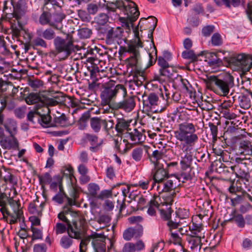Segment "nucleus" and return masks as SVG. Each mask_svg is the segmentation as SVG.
<instances>
[{"label": "nucleus", "mask_w": 252, "mask_h": 252, "mask_svg": "<svg viewBox=\"0 0 252 252\" xmlns=\"http://www.w3.org/2000/svg\"><path fill=\"white\" fill-rule=\"evenodd\" d=\"M58 101L54 98L46 97L43 95L42 102V105H43L42 107H48V106H56L58 104Z\"/></svg>", "instance_id": "nucleus-55"}, {"label": "nucleus", "mask_w": 252, "mask_h": 252, "mask_svg": "<svg viewBox=\"0 0 252 252\" xmlns=\"http://www.w3.org/2000/svg\"><path fill=\"white\" fill-rule=\"evenodd\" d=\"M27 4L24 0H18L13 6V17L17 21L26 22L28 19Z\"/></svg>", "instance_id": "nucleus-15"}, {"label": "nucleus", "mask_w": 252, "mask_h": 252, "mask_svg": "<svg viewBox=\"0 0 252 252\" xmlns=\"http://www.w3.org/2000/svg\"><path fill=\"white\" fill-rule=\"evenodd\" d=\"M210 42L213 46H220L223 43V40L221 35L218 32H216L212 36Z\"/></svg>", "instance_id": "nucleus-47"}, {"label": "nucleus", "mask_w": 252, "mask_h": 252, "mask_svg": "<svg viewBox=\"0 0 252 252\" xmlns=\"http://www.w3.org/2000/svg\"><path fill=\"white\" fill-rule=\"evenodd\" d=\"M89 54L91 56L87 57L86 67L90 72L91 79L94 82L98 80L97 75L99 72H102V69L99 68L100 58L107 57V54L106 52H103L97 47L91 50ZM94 84V82L90 84L89 88L93 87Z\"/></svg>", "instance_id": "nucleus-5"}, {"label": "nucleus", "mask_w": 252, "mask_h": 252, "mask_svg": "<svg viewBox=\"0 0 252 252\" xmlns=\"http://www.w3.org/2000/svg\"><path fill=\"white\" fill-rule=\"evenodd\" d=\"M87 189L88 194L90 196L97 198L98 195L97 193L100 190V187L97 184L94 183H91L88 184Z\"/></svg>", "instance_id": "nucleus-41"}, {"label": "nucleus", "mask_w": 252, "mask_h": 252, "mask_svg": "<svg viewBox=\"0 0 252 252\" xmlns=\"http://www.w3.org/2000/svg\"><path fill=\"white\" fill-rule=\"evenodd\" d=\"M24 22L17 21L18 27H17L15 25H12L11 28L13 36L20 39V37L23 35L24 38H27L25 41L26 43H28L31 40V36L29 33L23 31V25Z\"/></svg>", "instance_id": "nucleus-25"}, {"label": "nucleus", "mask_w": 252, "mask_h": 252, "mask_svg": "<svg viewBox=\"0 0 252 252\" xmlns=\"http://www.w3.org/2000/svg\"><path fill=\"white\" fill-rule=\"evenodd\" d=\"M39 184L43 187L45 185L49 184L52 181L51 175L48 172H46L41 175H38Z\"/></svg>", "instance_id": "nucleus-44"}, {"label": "nucleus", "mask_w": 252, "mask_h": 252, "mask_svg": "<svg viewBox=\"0 0 252 252\" xmlns=\"http://www.w3.org/2000/svg\"><path fill=\"white\" fill-rule=\"evenodd\" d=\"M201 235H189L187 238L190 250L189 252H201Z\"/></svg>", "instance_id": "nucleus-23"}, {"label": "nucleus", "mask_w": 252, "mask_h": 252, "mask_svg": "<svg viewBox=\"0 0 252 252\" xmlns=\"http://www.w3.org/2000/svg\"><path fill=\"white\" fill-rule=\"evenodd\" d=\"M44 111L47 114L50 112L48 107H41V108H37L34 111H30L27 115L28 120L32 123L34 124L36 122L40 123V119H41V112Z\"/></svg>", "instance_id": "nucleus-26"}, {"label": "nucleus", "mask_w": 252, "mask_h": 252, "mask_svg": "<svg viewBox=\"0 0 252 252\" xmlns=\"http://www.w3.org/2000/svg\"><path fill=\"white\" fill-rule=\"evenodd\" d=\"M144 108L147 111L157 112L165 108L167 106L166 101L162 102L158 96L155 93H151L147 99L143 101Z\"/></svg>", "instance_id": "nucleus-10"}, {"label": "nucleus", "mask_w": 252, "mask_h": 252, "mask_svg": "<svg viewBox=\"0 0 252 252\" xmlns=\"http://www.w3.org/2000/svg\"><path fill=\"white\" fill-rule=\"evenodd\" d=\"M179 223L180 221L177 219H175L174 221L170 220L167 222V225L168 227L170 233L171 232V231H174L177 229L182 230V228H179Z\"/></svg>", "instance_id": "nucleus-54"}, {"label": "nucleus", "mask_w": 252, "mask_h": 252, "mask_svg": "<svg viewBox=\"0 0 252 252\" xmlns=\"http://www.w3.org/2000/svg\"><path fill=\"white\" fill-rule=\"evenodd\" d=\"M175 181V180L173 181L172 179H170L168 177L162 183L157 186V190L159 193L164 192H170L168 195L165 196V199L164 203L167 205L171 204L173 202V198L176 195L175 190L176 186L174 183V181Z\"/></svg>", "instance_id": "nucleus-8"}, {"label": "nucleus", "mask_w": 252, "mask_h": 252, "mask_svg": "<svg viewBox=\"0 0 252 252\" xmlns=\"http://www.w3.org/2000/svg\"><path fill=\"white\" fill-rule=\"evenodd\" d=\"M133 237L135 238L141 237L143 234V227L141 224H137L133 227Z\"/></svg>", "instance_id": "nucleus-63"}, {"label": "nucleus", "mask_w": 252, "mask_h": 252, "mask_svg": "<svg viewBox=\"0 0 252 252\" xmlns=\"http://www.w3.org/2000/svg\"><path fill=\"white\" fill-rule=\"evenodd\" d=\"M230 221H234L239 228H243L245 225V221L243 216L242 214H234L232 218L230 220Z\"/></svg>", "instance_id": "nucleus-46"}, {"label": "nucleus", "mask_w": 252, "mask_h": 252, "mask_svg": "<svg viewBox=\"0 0 252 252\" xmlns=\"http://www.w3.org/2000/svg\"><path fill=\"white\" fill-rule=\"evenodd\" d=\"M84 140L86 142L89 143L91 145L89 150L94 153L98 152L101 149L103 143L102 139H99L96 135L92 133H84Z\"/></svg>", "instance_id": "nucleus-19"}, {"label": "nucleus", "mask_w": 252, "mask_h": 252, "mask_svg": "<svg viewBox=\"0 0 252 252\" xmlns=\"http://www.w3.org/2000/svg\"><path fill=\"white\" fill-rule=\"evenodd\" d=\"M199 55H196L192 50H187L183 51L182 53V57L184 59L189 60L192 62L197 61Z\"/></svg>", "instance_id": "nucleus-45"}, {"label": "nucleus", "mask_w": 252, "mask_h": 252, "mask_svg": "<svg viewBox=\"0 0 252 252\" xmlns=\"http://www.w3.org/2000/svg\"><path fill=\"white\" fill-rule=\"evenodd\" d=\"M89 118V116L88 114H83L81 118L79 119L78 125V128L80 130L85 129L87 126V121Z\"/></svg>", "instance_id": "nucleus-53"}, {"label": "nucleus", "mask_w": 252, "mask_h": 252, "mask_svg": "<svg viewBox=\"0 0 252 252\" xmlns=\"http://www.w3.org/2000/svg\"><path fill=\"white\" fill-rule=\"evenodd\" d=\"M114 123L113 120L107 121L101 118V126H102L105 131L108 132L110 129L113 128Z\"/></svg>", "instance_id": "nucleus-57"}, {"label": "nucleus", "mask_w": 252, "mask_h": 252, "mask_svg": "<svg viewBox=\"0 0 252 252\" xmlns=\"http://www.w3.org/2000/svg\"><path fill=\"white\" fill-rule=\"evenodd\" d=\"M144 151V148L142 147H137L133 149L131 153L132 159L135 162L140 161L143 157Z\"/></svg>", "instance_id": "nucleus-37"}, {"label": "nucleus", "mask_w": 252, "mask_h": 252, "mask_svg": "<svg viewBox=\"0 0 252 252\" xmlns=\"http://www.w3.org/2000/svg\"><path fill=\"white\" fill-rule=\"evenodd\" d=\"M54 44L58 53H63V59L68 57L74 51L73 41L71 38L66 40L57 36L54 40Z\"/></svg>", "instance_id": "nucleus-11"}, {"label": "nucleus", "mask_w": 252, "mask_h": 252, "mask_svg": "<svg viewBox=\"0 0 252 252\" xmlns=\"http://www.w3.org/2000/svg\"><path fill=\"white\" fill-rule=\"evenodd\" d=\"M176 217L180 220L186 219L189 217V212L188 210L185 208H179L176 211Z\"/></svg>", "instance_id": "nucleus-50"}, {"label": "nucleus", "mask_w": 252, "mask_h": 252, "mask_svg": "<svg viewBox=\"0 0 252 252\" xmlns=\"http://www.w3.org/2000/svg\"><path fill=\"white\" fill-rule=\"evenodd\" d=\"M65 15L63 12L51 13L49 11H43L39 17L38 21L42 26L49 25L57 30H61L62 22Z\"/></svg>", "instance_id": "nucleus-7"}, {"label": "nucleus", "mask_w": 252, "mask_h": 252, "mask_svg": "<svg viewBox=\"0 0 252 252\" xmlns=\"http://www.w3.org/2000/svg\"><path fill=\"white\" fill-rule=\"evenodd\" d=\"M215 30V26L213 25H207L204 27L202 29V34L204 36H209Z\"/></svg>", "instance_id": "nucleus-62"}, {"label": "nucleus", "mask_w": 252, "mask_h": 252, "mask_svg": "<svg viewBox=\"0 0 252 252\" xmlns=\"http://www.w3.org/2000/svg\"><path fill=\"white\" fill-rule=\"evenodd\" d=\"M112 195V191L111 189H103L98 194L96 199L103 200L105 198L111 197Z\"/></svg>", "instance_id": "nucleus-61"}, {"label": "nucleus", "mask_w": 252, "mask_h": 252, "mask_svg": "<svg viewBox=\"0 0 252 252\" xmlns=\"http://www.w3.org/2000/svg\"><path fill=\"white\" fill-rule=\"evenodd\" d=\"M230 182L231 185L228 189L230 193L236 194L237 192H240L243 194L244 192H246L241 187H238L236 185L237 183L235 186L234 181H230Z\"/></svg>", "instance_id": "nucleus-51"}, {"label": "nucleus", "mask_w": 252, "mask_h": 252, "mask_svg": "<svg viewBox=\"0 0 252 252\" xmlns=\"http://www.w3.org/2000/svg\"><path fill=\"white\" fill-rule=\"evenodd\" d=\"M133 33L135 39L130 40L126 47H120L123 51L131 54L126 60L127 65L131 67L136 66L140 58V48L143 47V42L141 39L142 35L140 36L137 28L134 29Z\"/></svg>", "instance_id": "nucleus-3"}, {"label": "nucleus", "mask_w": 252, "mask_h": 252, "mask_svg": "<svg viewBox=\"0 0 252 252\" xmlns=\"http://www.w3.org/2000/svg\"><path fill=\"white\" fill-rule=\"evenodd\" d=\"M194 125L191 123L184 122L179 124L178 128L174 131V137L178 141L183 142L180 146L184 153V156L181 158L180 161L181 167V178L182 182L191 181L194 177L193 167H191L193 160L192 155L189 152L198 141V137L195 133Z\"/></svg>", "instance_id": "nucleus-1"}, {"label": "nucleus", "mask_w": 252, "mask_h": 252, "mask_svg": "<svg viewBox=\"0 0 252 252\" xmlns=\"http://www.w3.org/2000/svg\"><path fill=\"white\" fill-rule=\"evenodd\" d=\"M152 180H153L151 185V189L156 185H159L168 177H169V173L167 170L163 167H155L152 170L151 175Z\"/></svg>", "instance_id": "nucleus-17"}, {"label": "nucleus", "mask_w": 252, "mask_h": 252, "mask_svg": "<svg viewBox=\"0 0 252 252\" xmlns=\"http://www.w3.org/2000/svg\"><path fill=\"white\" fill-rule=\"evenodd\" d=\"M7 202L12 208L13 213L10 212V214H6V222L12 224L16 223L18 221H20L24 218L20 201L14 200L13 197H9L7 198Z\"/></svg>", "instance_id": "nucleus-9"}, {"label": "nucleus", "mask_w": 252, "mask_h": 252, "mask_svg": "<svg viewBox=\"0 0 252 252\" xmlns=\"http://www.w3.org/2000/svg\"><path fill=\"white\" fill-rule=\"evenodd\" d=\"M240 106L244 109H248L251 106V100L248 95L243 94L238 97Z\"/></svg>", "instance_id": "nucleus-38"}, {"label": "nucleus", "mask_w": 252, "mask_h": 252, "mask_svg": "<svg viewBox=\"0 0 252 252\" xmlns=\"http://www.w3.org/2000/svg\"><path fill=\"white\" fill-rule=\"evenodd\" d=\"M71 234L63 236L60 241L61 246L64 249H69L73 243V239H74V237Z\"/></svg>", "instance_id": "nucleus-34"}, {"label": "nucleus", "mask_w": 252, "mask_h": 252, "mask_svg": "<svg viewBox=\"0 0 252 252\" xmlns=\"http://www.w3.org/2000/svg\"><path fill=\"white\" fill-rule=\"evenodd\" d=\"M130 122H129L124 118H118L116 120V124L115 126L116 131L120 134L124 132L131 130L129 128Z\"/></svg>", "instance_id": "nucleus-28"}, {"label": "nucleus", "mask_w": 252, "mask_h": 252, "mask_svg": "<svg viewBox=\"0 0 252 252\" xmlns=\"http://www.w3.org/2000/svg\"><path fill=\"white\" fill-rule=\"evenodd\" d=\"M146 130L141 128H134L132 130L126 132L123 141L128 146L130 144H141L146 139Z\"/></svg>", "instance_id": "nucleus-12"}, {"label": "nucleus", "mask_w": 252, "mask_h": 252, "mask_svg": "<svg viewBox=\"0 0 252 252\" xmlns=\"http://www.w3.org/2000/svg\"><path fill=\"white\" fill-rule=\"evenodd\" d=\"M3 12L5 15H8V14H11V7L12 6L13 7L14 5L13 4V2L11 0H5L3 1Z\"/></svg>", "instance_id": "nucleus-56"}, {"label": "nucleus", "mask_w": 252, "mask_h": 252, "mask_svg": "<svg viewBox=\"0 0 252 252\" xmlns=\"http://www.w3.org/2000/svg\"><path fill=\"white\" fill-rule=\"evenodd\" d=\"M202 216L199 215L193 217L192 218V224L189 225V230L191 232L190 235H201V232L203 229V225L201 223Z\"/></svg>", "instance_id": "nucleus-24"}, {"label": "nucleus", "mask_w": 252, "mask_h": 252, "mask_svg": "<svg viewBox=\"0 0 252 252\" xmlns=\"http://www.w3.org/2000/svg\"><path fill=\"white\" fill-rule=\"evenodd\" d=\"M159 72L161 76H165L171 79L176 77V69L172 66L169 65L164 69H159Z\"/></svg>", "instance_id": "nucleus-35"}, {"label": "nucleus", "mask_w": 252, "mask_h": 252, "mask_svg": "<svg viewBox=\"0 0 252 252\" xmlns=\"http://www.w3.org/2000/svg\"><path fill=\"white\" fill-rule=\"evenodd\" d=\"M206 61L209 66L212 67H220L223 65L222 60L218 53L210 52L206 54Z\"/></svg>", "instance_id": "nucleus-27"}, {"label": "nucleus", "mask_w": 252, "mask_h": 252, "mask_svg": "<svg viewBox=\"0 0 252 252\" xmlns=\"http://www.w3.org/2000/svg\"><path fill=\"white\" fill-rule=\"evenodd\" d=\"M235 64L243 72L249 71L252 67V56L240 54L235 57Z\"/></svg>", "instance_id": "nucleus-18"}, {"label": "nucleus", "mask_w": 252, "mask_h": 252, "mask_svg": "<svg viewBox=\"0 0 252 252\" xmlns=\"http://www.w3.org/2000/svg\"><path fill=\"white\" fill-rule=\"evenodd\" d=\"M54 123L56 126L67 127L71 125V123L64 114L59 117H55Z\"/></svg>", "instance_id": "nucleus-36"}, {"label": "nucleus", "mask_w": 252, "mask_h": 252, "mask_svg": "<svg viewBox=\"0 0 252 252\" xmlns=\"http://www.w3.org/2000/svg\"><path fill=\"white\" fill-rule=\"evenodd\" d=\"M43 95L39 93H30L25 98L26 102L29 105L40 102L42 104Z\"/></svg>", "instance_id": "nucleus-32"}, {"label": "nucleus", "mask_w": 252, "mask_h": 252, "mask_svg": "<svg viewBox=\"0 0 252 252\" xmlns=\"http://www.w3.org/2000/svg\"><path fill=\"white\" fill-rule=\"evenodd\" d=\"M243 158H236V164L233 166H231V168L235 172L236 177L245 181L249 184L251 176L249 172V169L247 167V164L243 162Z\"/></svg>", "instance_id": "nucleus-13"}, {"label": "nucleus", "mask_w": 252, "mask_h": 252, "mask_svg": "<svg viewBox=\"0 0 252 252\" xmlns=\"http://www.w3.org/2000/svg\"><path fill=\"white\" fill-rule=\"evenodd\" d=\"M31 231L32 232V242L35 240L42 239V232L40 229L31 226Z\"/></svg>", "instance_id": "nucleus-58"}, {"label": "nucleus", "mask_w": 252, "mask_h": 252, "mask_svg": "<svg viewBox=\"0 0 252 252\" xmlns=\"http://www.w3.org/2000/svg\"><path fill=\"white\" fill-rule=\"evenodd\" d=\"M62 172L63 175L62 176L63 177H66L68 178L71 181L72 180L73 178H75L74 176V169L70 165L63 167L62 169Z\"/></svg>", "instance_id": "nucleus-48"}, {"label": "nucleus", "mask_w": 252, "mask_h": 252, "mask_svg": "<svg viewBox=\"0 0 252 252\" xmlns=\"http://www.w3.org/2000/svg\"><path fill=\"white\" fill-rule=\"evenodd\" d=\"M0 177L3 178L5 183L11 184L13 187L17 185V178L5 170H4V173L0 171Z\"/></svg>", "instance_id": "nucleus-33"}, {"label": "nucleus", "mask_w": 252, "mask_h": 252, "mask_svg": "<svg viewBox=\"0 0 252 252\" xmlns=\"http://www.w3.org/2000/svg\"><path fill=\"white\" fill-rule=\"evenodd\" d=\"M127 90L124 85H115L114 82L110 81L104 87L100 94L101 103L103 106L111 107V102L115 100L117 96L124 97L126 95Z\"/></svg>", "instance_id": "nucleus-4"}, {"label": "nucleus", "mask_w": 252, "mask_h": 252, "mask_svg": "<svg viewBox=\"0 0 252 252\" xmlns=\"http://www.w3.org/2000/svg\"><path fill=\"white\" fill-rule=\"evenodd\" d=\"M92 33V30L87 28H82L78 31V34L82 38H88Z\"/></svg>", "instance_id": "nucleus-60"}, {"label": "nucleus", "mask_w": 252, "mask_h": 252, "mask_svg": "<svg viewBox=\"0 0 252 252\" xmlns=\"http://www.w3.org/2000/svg\"><path fill=\"white\" fill-rule=\"evenodd\" d=\"M126 5L127 7L124 13L126 15V17H121L119 19L122 26L128 31H130L131 27L133 28V30L135 28L138 29V25L136 27H133V24L138 19L140 14L137 5L135 2L130 0L127 1Z\"/></svg>", "instance_id": "nucleus-6"}, {"label": "nucleus", "mask_w": 252, "mask_h": 252, "mask_svg": "<svg viewBox=\"0 0 252 252\" xmlns=\"http://www.w3.org/2000/svg\"><path fill=\"white\" fill-rule=\"evenodd\" d=\"M90 126L94 132L98 133L101 129V118L97 117L91 118Z\"/></svg>", "instance_id": "nucleus-40"}, {"label": "nucleus", "mask_w": 252, "mask_h": 252, "mask_svg": "<svg viewBox=\"0 0 252 252\" xmlns=\"http://www.w3.org/2000/svg\"><path fill=\"white\" fill-rule=\"evenodd\" d=\"M45 127H52L54 125L51 123V117L49 115L41 113V119L39 123Z\"/></svg>", "instance_id": "nucleus-43"}, {"label": "nucleus", "mask_w": 252, "mask_h": 252, "mask_svg": "<svg viewBox=\"0 0 252 252\" xmlns=\"http://www.w3.org/2000/svg\"><path fill=\"white\" fill-rule=\"evenodd\" d=\"M67 197V195L64 192V189L59 190L58 192L52 198V200L56 203L61 204L63 202L64 198Z\"/></svg>", "instance_id": "nucleus-52"}, {"label": "nucleus", "mask_w": 252, "mask_h": 252, "mask_svg": "<svg viewBox=\"0 0 252 252\" xmlns=\"http://www.w3.org/2000/svg\"><path fill=\"white\" fill-rule=\"evenodd\" d=\"M204 81L208 89L223 96H226L234 86L233 77L226 73L220 76L210 75Z\"/></svg>", "instance_id": "nucleus-2"}, {"label": "nucleus", "mask_w": 252, "mask_h": 252, "mask_svg": "<svg viewBox=\"0 0 252 252\" xmlns=\"http://www.w3.org/2000/svg\"><path fill=\"white\" fill-rule=\"evenodd\" d=\"M19 145L18 140L15 135L9 134V136L2 137L0 140V145L4 150H19Z\"/></svg>", "instance_id": "nucleus-20"}, {"label": "nucleus", "mask_w": 252, "mask_h": 252, "mask_svg": "<svg viewBox=\"0 0 252 252\" xmlns=\"http://www.w3.org/2000/svg\"><path fill=\"white\" fill-rule=\"evenodd\" d=\"M158 199L160 200L159 197L154 195L152 199L149 201L148 203L149 206L147 210V213L150 216H155L156 215V208H159L161 204L162 205H163L162 203L161 202L159 203L158 202Z\"/></svg>", "instance_id": "nucleus-29"}, {"label": "nucleus", "mask_w": 252, "mask_h": 252, "mask_svg": "<svg viewBox=\"0 0 252 252\" xmlns=\"http://www.w3.org/2000/svg\"><path fill=\"white\" fill-rule=\"evenodd\" d=\"M182 230L177 229L174 231H171L170 234V241L175 245L181 246L182 245V238L179 235V233L181 235L183 234L181 233Z\"/></svg>", "instance_id": "nucleus-42"}, {"label": "nucleus", "mask_w": 252, "mask_h": 252, "mask_svg": "<svg viewBox=\"0 0 252 252\" xmlns=\"http://www.w3.org/2000/svg\"><path fill=\"white\" fill-rule=\"evenodd\" d=\"M36 33L39 36H41L48 40L54 39L56 37L55 32L51 27L48 28L44 31L37 30Z\"/></svg>", "instance_id": "nucleus-31"}, {"label": "nucleus", "mask_w": 252, "mask_h": 252, "mask_svg": "<svg viewBox=\"0 0 252 252\" xmlns=\"http://www.w3.org/2000/svg\"><path fill=\"white\" fill-rule=\"evenodd\" d=\"M5 130L7 131L10 135H15L17 132L16 123L12 120H8L4 124Z\"/></svg>", "instance_id": "nucleus-39"}, {"label": "nucleus", "mask_w": 252, "mask_h": 252, "mask_svg": "<svg viewBox=\"0 0 252 252\" xmlns=\"http://www.w3.org/2000/svg\"><path fill=\"white\" fill-rule=\"evenodd\" d=\"M28 84L31 87L35 90L42 86L43 82L38 79H29Z\"/></svg>", "instance_id": "nucleus-59"}, {"label": "nucleus", "mask_w": 252, "mask_h": 252, "mask_svg": "<svg viewBox=\"0 0 252 252\" xmlns=\"http://www.w3.org/2000/svg\"><path fill=\"white\" fill-rule=\"evenodd\" d=\"M161 218L167 221L170 220L171 214L173 211L171 207L167 208L166 209H159Z\"/></svg>", "instance_id": "nucleus-49"}, {"label": "nucleus", "mask_w": 252, "mask_h": 252, "mask_svg": "<svg viewBox=\"0 0 252 252\" xmlns=\"http://www.w3.org/2000/svg\"><path fill=\"white\" fill-rule=\"evenodd\" d=\"M123 30L120 27L107 29L105 32V41L107 44H120L122 42L123 37Z\"/></svg>", "instance_id": "nucleus-14"}, {"label": "nucleus", "mask_w": 252, "mask_h": 252, "mask_svg": "<svg viewBox=\"0 0 252 252\" xmlns=\"http://www.w3.org/2000/svg\"><path fill=\"white\" fill-rule=\"evenodd\" d=\"M40 37H37L33 39L32 43L35 46H39L46 48L47 47L46 42Z\"/></svg>", "instance_id": "nucleus-64"}, {"label": "nucleus", "mask_w": 252, "mask_h": 252, "mask_svg": "<svg viewBox=\"0 0 252 252\" xmlns=\"http://www.w3.org/2000/svg\"><path fill=\"white\" fill-rule=\"evenodd\" d=\"M123 97L124 98L123 99L116 103L113 108L122 109L126 112L131 111L135 107L136 96L133 95H128L126 94V96Z\"/></svg>", "instance_id": "nucleus-16"}, {"label": "nucleus", "mask_w": 252, "mask_h": 252, "mask_svg": "<svg viewBox=\"0 0 252 252\" xmlns=\"http://www.w3.org/2000/svg\"><path fill=\"white\" fill-rule=\"evenodd\" d=\"M83 230V223L81 221H73L68 224L67 234L73 235L74 239L79 240L81 239L82 233Z\"/></svg>", "instance_id": "nucleus-21"}, {"label": "nucleus", "mask_w": 252, "mask_h": 252, "mask_svg": "<svg viewBox=\"0 0 252 252\" xmlns=\"http://www.w3.org/2000/svg\"><path fill=\"white\" fill-rule=\"evenodd\" d=\"M92 245L95 252H105V237L103 234L94 233L93 235Z\"/></svg>", "instance_id": "nucleus-22"}, {"label": "nucleus", "mask_w": 252, "mask_h": 252, "mask_svg": "<svg viewBox=\"0 0 252 252\" xmlns=\"http://www.w3.org/2000/svg\"><path fill=\"white\" fill-rule=\"evenodd\" d=\"M50 184V189L56 192L58 189L59 190L63 189V177L60 175H56L53 176V181L51 182Z\"/></svg>", "instance_id": "nucleus-30"}]
</instances>
